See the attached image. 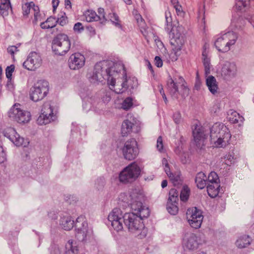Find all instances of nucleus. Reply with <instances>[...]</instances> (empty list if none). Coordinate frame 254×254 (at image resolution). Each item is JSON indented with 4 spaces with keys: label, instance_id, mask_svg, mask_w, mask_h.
I'll list each match as a JSON object with an SVG mask.
<instances>
[{
    "label": "nucleus",
    "instance_id": "obj_21",
    "mask_svg": "<svg viewBox=\"0 0 254 254\" xmlns=\"http://www.w3.org/2000/svg\"><path fill=\"white\" fill-rule=\"evenodd\" d=\"M192 134L196 146L201 149L204 146V141L206 138L203 128L196 125L192 130Z\"/></svg>",
    "mask_w": 254,
    "mask_h": 254
},
{
    "label": "nucleus",
    "instance_id": "obj_43",
    "mask_svg": "<svg viewBox=\"0 0 254 254\" xmlns=\"http://www.w3.org/2000/svg\"><path fill=\"white\" fill-rule=\"evenodd\" d=\"M11 9L10 1L9 2H1L0 5V14L3 17L8 15V10Z\"/></svg>",
    "mask_w": 254,
    "mask_h": 254
},
{
    "label": "nucleus",
    "instance_id": "obj_40",
    "mask_svg": "<svg viewBox=\"0 0 254 254\" xmlns=\"http://www.w3.org/2000/svg\"><path fill=\"white\" fill-rule=\"evenodd\" d=\"M56 25V18L53 17H50L40 24V26L42 29H49L55 27Z\"/></svg>",
    "mask_w": 254,
    "mask_h": 254
},
{
    "label": "nucleus",
    "instance_id": "obj_22",
    "mask_svg": "<svg viewBox=\"0 0 254 254\" xmlns=\"http://www.w3.org/2000/svg\"><path fill=\"white\" fill-rule=\"evenodd\" d=\"M118 74L114 76H112L110 79H108V84L109 86L110 89L113 90L117 94H121L127 90V87L125 85L123 78L121 79L122 81H118L117 83L116 82L115 77Z\"/></svg>",
    "mask_w": 254,
    "mask_h": 254
},
{
    "label": "nucleus",
    "instance_id": "obj_63",
    "mask_svg": "<svg viewBox=\"0 0 254 254\" xmlns=\"http://www.w3.org/2000/svg\"><path fill=\"white\" fill-rule=\"evenodd\" d=\"M76 198L73 195H68L66 196L65 200L69 203L72 204L76 202Z\"/></svg>",
    "mask_w": 254,
    "mask_h": 254
},
{
    "label": "nucleus",
    "instance_id": "obj_23",
    "mask_svg": "<svg viewBox=\"0 0 254 254\" xmlns=\"http://www.w3.org/2000/svg\"><path fill=\"white\" fill-rule=\"evenodd\" d=\"M165 163V167L164 168L165 171L167 174L168 176L170 179L171 181L172 182L173 184L175 186L179 185L182 183V180L180 178V173H175L173 174L171 173L170 171V168L169 167V165L167 163V160L165 159L163 160V163Z\"/></svg>",
    "mask_w": 254,
    "mask_h": 254
},
{
    "label": "nucleus",
    "instance_id": "obj_57",
    "mask_svg": "<svg viewBox=\"0 0 254 254\" xmlns=\"http://www.w3.org/2000/svg\"><path fill=\"white\" fill-rule=\"evenodd\" d=\"M156 147L160 152H161L163 149V139L161 136H159L157 140Z\"/></svg>",
    "mask_w": 254,
    "mask_h": 254
},
{
    "label": "nucleus",
    "instance_id": "obj_36",
    "mask_svg": "<svg viewBox=\"0 0 254 254\" xmlns=\"http://www.w3.org/2000/svg\"><path fill=\"white\" fill-rule=\"evenodd\" d=\"M89 236V231L87 228H83L81 231H75V237L80 242H85Z\"/></svg>",
    "mask_w": 254,
    "mask_h": 254
},
{
    "label": "nucleus",
    "instance_id": "obj_32",
    "mask_svg": "<svg viewBox=\"0 0 254 254\" xmlns=\"http://www.w3.org/2000/svg\"><path fill=\"white\" fill-rule=\"evenodd\" d=\"M220 185L219 183L208 184L207 185V191L208 195L212 198L218 195L220 191Z\"/></svg>",
    "mask_w": 254,
    "mask_h": 254
},
{
    "label": "nucleus",
    "instance_id": "obj_30",
    "mask_svg": "<svg viewBox=\"0 0 254 254\" xmlns=\"http://www.w3.org/2000/svg\"><path fill=\"white\" fill-rule=\"evenodd\" d=\"M195 182L198 188L202 189L207 185V177L203 172H199L197 174Z\"/></svg>",
    "mask_w": 254,
    "mask_h": 254
},
{
    "label": "nucleus",
    "instance_id": "obj_6",
    "mask_svg": "<svg viewBox=\"0 0 254 254\" xmlns=\"http://www.w3.org/2000/svg\"><path fill=\"white\" fill-rule=\"evenodd\" d=\"M71 43L68 36L59 34L55 36L52 41V50L57 55H64L70 49Z\"/></svg>",
    "mask_w": 254,
    "mask_h": 254
},
{
    "label": "nucleus",
    "instance_id": "obj_29",
    "mask_svg": "<svg viewBox=\"0 0 254 254\" xmlns=\"http://www.w3.org/2000/svg\"><path fill=\"white\" fill-rule=\"evenodd\" d=\"M222 36L223 39L227 41V44L230 47L235 44L238 38L237 33L233 31H228L223 34Z\"/></svg>",
    "mask_w": 254,
    "mask_h": 254
},
{
    "label": "nucleus",
    "instance_id": "obj_51",
    "mask_svg": "<svg viewBox=\"0 0 254 254\" xmlns=\"http://www.w3.org/2000/svg\"><path fill=\"white\" fill-rule=\"evenodd\" d=\"M56 23H58L61 26L65 25L67 22V17L64 12H61L58 19H56Z\"/></svg>",
    "mask_w": 254,
    "mask_h": 254
},
{
    "label": "nucleus",
    "instance_id": "obj_16",
    "mask_svg": "<svg viewBox=\"0 0 254 254\" xmlns=\"http://www.w3.org/2000/svg\"><path fill=\"white\" fill-rule=\"evenodd\" d=\"M138 131V125L135 119L132 116H128L127 118L122 123L121 128L122 135L126 136L131 132H137Z\"/></svg>",
    "mask_w": 254,
    "mask_h": 254
},
{
    "label": "nucleus",
    "instance_id": "obj_28",
    "mask_svg": "<svg viewBox=\"0 0 254 254\" xmlns=\"http://www.w3.org/2000/svg\"><path fill=\"white\" fill-rule=\"evenodd\" d=\"M228 119L230 122L233 124H241L243 123L244 121L243 117L241 116L236 111L230 110L228 113Z\"/></svg>",
    "mask_w": 254,
    "mask_h": 254
},
{
    "label": "nucleus",
    "instance_id": "obj_41",
    "mask_svg": "<svg viewBox=\"0 0 254 254\" xmlns=\"http://www.w3.org/2000/svg\"><path fill=\"white\" fill-rule=\"evenodd\" d=\"M171 3L175 9L176 12L178 16L184 17L185 15V11L183 10L182 5L180 4L178 0H171Z\"/></svg>",
    "mask_w": 254,
    "mask_h": 254
},
{
    "label": "nucleus",
    "instance_id": "obj_11",
    "mask_svg": "<svg viewBox=\"0 0 254 254\" xmlns=\"http://www.w3.org/2000/svg\"><path fill=\"white\" fill-rule=\"evenodd\" d=\"M56 112L49 102L45 103L42 106L41 113L38 117L37 122L40 125H46L57 119Z\"/></svg>",
    "mask_w": 254,
    "mask_h": 254
},
{
    "label": "nucleus",
    "instance_id": "obj_39",
    "mask_svg": "<svg viewBox=\"0 0 254 254\" xmlns=\"http://www.w3.org/2000/svg\"><path fill=\"white\" fill-rule=\"evenodd\" d=\"M246 24L245 19L242 16L238 17H234L231 22V26L236 29H241L243 28Z\"/></svg>",
    "mask_w": 254,
    "mask_h": 254
},
{
    "label": "nucleus",
    "instance_id": "obj_24",
    "mask_svg": "<svg viewBox=\"0 0 254 254\" xmlns=\"http://www.w3.org/2000/svg\"><path fill=\"white\" fill-rule=\"evenodd\" d=\"M214 45L218 51L222 53L227 52L230 49L229 45L227 44V41L223 39L222 35L216 39Z\"/></svg>",
    "mask_w": 254,
    "mask_h": 254
},
{
    "label": "nucleus",
    "instance_id": "obj_33",
    "mask_svg": "<svg viewBox=\"0 0 254 254\" xmlns=\"http://www.w3.org/2000/svg\"><path fill=\"white\" fill-rule=\"evenodd\" d=\"M75 231H81L83 228H87L88 223L83 216H80L77 218L74 223Z\"/></svg>",
    "mask_w": 254,
    "mask_h": 254
},
{
    "label": "nucleus",
    "instance_id": "obj_49",
    "mask_svg": "<svg viewBox=\"0 0 254 254\" xmlns=\"http://www.w3.org/2000/svg\"><path fill=\"white\" fill-rule=\"evenodd\" d=\"M35 4L33 2L26 3L22 6L23 13L24 15H27L33 7L35 6Z\"/></svg>",
    "mask_w": 254,
    "mask_h": 254
},
{
    "label": "nucleus",
    "instance_id": "obj_9",
    "mask_svg": "<svg viewBox=\"0 0 254 254\" xmlns=\"http://www.w3.org/2000/svg\"><path fill=\"white\" fill-rule=\"evenodd\" d=\"M49 90L48 82L44 80H39L30 88V98L34 102L39 101L47 96Z\"/></svg>",
    "mask_w": 254,
    "mask_h": 254
},
{
    "label": "nucleus",
    "instance_id": "obj_35",
    "mask_svg": "<svg viewBox=\"0 0 254 254\" xmlns=\"http://www.w3.org/2000/svg\"><path fill=\"white\" fill-rule=\"evenodd\" d=\"M251 239L249 236L244 235L240 237L236 241V246L240 249L244 248L250 245Z\"/></svg>",
    "mask_w": 254,
    "mask_h": 254
},
{
    "label": "nucleus",
    "instance_id": "obj_26",
    "mask_svg": "<svg viewBox=\"0 0 254 254\" xmlns=\"http://www.w3.org/2000/svg\"><path fill=\"white\" fill-rule=\"evenodd\" d=\"M78 247L77 243L69 240L65 245V254H78Z\"/></svg>",
    "mask_w": 254,
    "mask_h": 254
},
{
    "label": "nucleus",
    "instance_id": "obj_48",
    "mask_svg": "<svg viewBox=\"0 0 254 254\" xmlns=\"http://www.w3.org/2000/svg\"><path fill=\"white\" fill-rule=\"evenodd\" d=\"M251 0H235V6L237 9L241 10L250 4Z\"/></svg>",
    "mask_w": 254,
    "mask_h": 254
},
{
    "label": "nucleus",
    "instance_id": "obj_12",
    "mask_svg": "<svg viewBox=\"0 0 254 254\" xmlns=\"http://www.w3.org/2000/svg\"><path fill=\"white\" fill-rule=\"evenodd\" d=\"M19 105L15 104L8 112L9 117L19 124H26L31 120V114L29 112L18 107Z\"/></svg>",
    "mask_w": 254,
    "mask_h": 254
},
{
    "label": "nucleus",
    "instance_id": "obj_42",
    "mask_svg": "<svg viewBox=\"0 0 254 254\" xmlns=\"http://www.w3.org/2000/svg\"><path fill=\"white\" fill-rule=\"evenodd\" d=\"M165 19H166V27H165V30L169 33H170L173 30L172 26V18L171 17V13L169 11L165 12Z\"/></svg>",
    "mask_w": 254,
    "mask_h": 254
},
{
    "label": "nucleus",
    "instance_id": "obj_5",
    "mask_svg": "<svg viewBox=\"0 0 254 254\" xmlns=\"http://www.w3.org/2000/svg\"><path fill=\"white\" fill-rule=\"evenodd\" d=\"M125 195L124 193L121 194L120 199H122V201L126 203V206H130L132 211L140 218L141 221L143 218H147L149 216L150 211L148 208L143 205L137 194L133 193L130 194V200L125 199L124 198Z\"/></svg>",
    "mask_w": 254,
    "mask_h": 254
},
{
    "label": "nucleus",
    "instance_id": "obj_62",
    "mask_svg": "<svg viewBox=\"0 0 254 254\" xmlns=\"http://www.w3.org/2000/svg\"><path fill=\"white\" fill-rule=\"evenodd\" d=\"M174 121L176 124H178L181 120V116L179 113H176L173 115Z\"/></svg>",
    "mask_w": 254,
    "mask_h": 254
},
{
    "label": "nucleus",
    "instance_id": "obj_58",
    "mask_svg": "<svg viewBox=\"0 0 254 254\" xmlns=\"http://www.w3.org/2000/svg\"><path fill=\"white\" fill-rule=\"evenodd\" d=\"M73 30L75 32H78L80 33L82 31L84 30V27L82 25V24L80 22H77L75 23L73 27Z\"/></svg>",
    "mask_w": 254,
    "mask_h": 254
},
{
    "label": "nucleus",
    "instance_id": "obj_8",
    "mask_svg": "<svg viewBox=\"0 0 254 254\" xmlns=\"http://www.w3.org/2000/svg\"><path fill=\"white\" fill-rule=\"evenodd\" d=\"M140 172V168L137 164L135 162H132L120 173V181L124 183H131L138 177Z\"/></svg>",
    "mask_w": 254,
    "mask_h": 254
},
{
    "label": "nucleus",
    "instance_id": "obj_20",
    "mask_svg": "<svg viewBox=\"0 0 254 254\" xmlns=\"http://www.w3.org/2000/svg\"><path fill=\"white\" fill-rule=\"evenodd\" d=\"M2 133L15 145L19 146L23 145L24 138L21 137L13 128H6L3 130Z\"/></svg>",
    "mask_w": 254,
    "mask_h": 254
},
{
    "label": "nucleus",
    "instance_id": "obj_3",
    "mask_svg": "<svg viewBox=\"0 0 254 254\" xmlns=\"http://www.w3.org/2000/svg\"><path fill=\"white\" fill-rule=\"evenodd\" d=\"M124 224L129 231L135 234L140 239L146 236L147 229L144 227L140 218L134 212L124 214Z\"/></svg>",
    "mask_w": 254,
    "mask_h": 254
},
{
    "label": "nucleus",
    "instance_id": "obj_25",
    "mask_svg": "<svg viewBox=\"0 0 254 254\" xmlns=\"http://www.w3.org/2000/svg\"><path fill=\"white\" fill-rule=\"evenodd\" d=\"M206 84L209 91L212 94L215 95L217 93L218 86L217 82L213 76L210 75L207 77L206 79Z\"/></svg>",
    "mask_w": 254,
    "mask_h": 254
},
{
    "label": "nucleus",
    "instance_id": "obj_15",
    "mask_svg": "<svg viewBox=\"0 0 254 254\" xmlns=\"http://www.w3.org/2000/svg\"><path fill=\"white\" fill-rule=\"evenodd\" d=\"M186 215L189 224L192 227L197 229L201 226L203 216L200 210L195 207L189 208Z\"/></svg>",
    "mask_w": 254,
    "mask_h": 254
},
{
    "label": "nucleus",
    "instance_id": "obj_1",
    "mask_svg": "<svg viewBox=\"0 0 254 254\" xmlns=\"http://www.w3.org/2000/svg\"><path fill=\"white\" fill-rule=\"evenodd\" d=\"M123 64L113 63L112 61L100 62L97 63L93 72L88 74L89 81L93 84L102 82L105 80L110 79L112 76L118 74L121 70L124 69Z\"/></svg>",
    "mask_w": 254,
    "mask_h": 254
},
{
    "label": "nucleus",
    "instance_id": "obj_54",
    "mask_svg": "<svg viewBox=\"0 0 254 254\" xmlns=\"http://www.w3.org/2000/svg\"><path fill=\"white\" fill-rule=\"evenodd\" d=\"M15 66L13 64H11L10 66H7L5 69L6 77L8 80V82H10L11 79L12 74L14 71Z\"/></svg>",
    "mask_w": 254,
    "mask_h": 254
},
{
    "label": "nucleus",
    "instance_id": "obj_53",
    "mask_svg": "<svg viewBox=\"0 0 254 254\" xmlns=\"http://www.w3.org/2000/svg\"><path fill=\"white\" fill-rule=\"evenodd\" d=\"M132 99L131 97H127L123 101L122 107L123 109L127 110L132 106Z\"/></svg>",
    "mask_w": 254,
    "mask_h": 254
},
{
    "label": "nucleus",
    "instance_id": "obj_7",
    "mask_svg": "<svg viewBox=\"0 0 254 254\" xmlns=\"http://www.w3.org/2000/svg\"><path fill=\"white\" fill-rule=\"evenodd\" d=\"M173 36L171 40V44L173 46V51L171 56L172 61H176L180 55L181 50L185 43L184 29L182 26H178L176 28V32L173 33Z\"/></svg>",
    "mask_w": 254,
    "mask_h": 254
},
{
    "label": "nucleus",
    "instance_id": "obj_56",
    "mask_svg": "<svg viewBox=\"0 0 254 254\" xmlns=\"http://www.w3.org/2000/svg\"><path fill=\"white\" fill-rule=\"evenodd\" d=\"M235 159L234 156L231 154L226 155L225 157V164L228 166H230L235 163Z\"/></svg>",
    "mask_w": 254,
    "mask_h": 254
},
{
    "label": "nucleus",
    "instance_id": "obj_47",
    "mask_svg": "<svg viewBox=\"0 0 254 254\" xmlns=\"http://www.w3.org/2000/svg\"><path fill=\"white\" fill-rule=\"evenodd\" d=\"M219 179L218 175L215 172H211L207 178L208 184L218 183Z\"/></svg>",
    "mask_w": 254,
    "mask_h": 254
},
{
    "label": "nucleus",
    "instance_id": "obj_37",
    "mask_svg": "<svg viewBox=\"0 0 254 254\" xmlns=\"http://www.w3.org/2000/svg\"><path fill=\"white\" fill-rule=\"evenodd\" d=\"M202 56L205 73L206 75H208L210 73L211 65L210 59L207 57V53L205 50L203 51Z\"/></svg>",
    "mask_w": 254,
    "mask_h": 254
},
{
    "label": "nucleus",
    "instance_id": "obj_55",
    "mask_svg": "<svg viewBox=\"0 0 254 254\" xmlns=\"http://www.w3.org/2000/svg\"><path fill=\"white\" fill-rule=\"evenodd\" d=\"M110 19L113 23H115V25L118 27L119 28H122V25L119 22V16L117 15V14L113 13L112 14H111L110 16Z\"/></svg>",
    "mask_w": 254,
    "mask_h": 254
},
{
    "label": "nucleus",
    "instance_id": "obj_59",
    "mask_svg": "<svg viewBox=\"0 0 254 254\" xmlns=\"http://www.w3.org/2000/svg\"><path fill=\"white\" fill-rule=\"evenodd\" d=\"M155 64L158 67H161L163 65V62L159 56H156L154 59Z\"/></svg>",
    "mask_w": 254,
    "mask_h": 254
},
{
    "label": "nucleus",
    "instance_id": "obj_34",
    "mask_svg": "<svg viewBox=\"0 0 254 254\" xmlns=\"http://www.w3.org/2000/svg\"><path fill=\"white\" fill-rule=\"evenodd\" d=\"M123 79L125 83H126V86L127 87V90L128 88H134L137 86V80L134 77H127L126 73H125V71H124V76Z\"/></svg>",
    "mask_w": 254,
    "mask_h": 254
},
{
    "label": "nucleus",
    "instance_id": "obj_13",
    "mask_svg": "<svg viewBox=\"0 0 254 254\" xmlns=\"http://www.w3.org/2000/svg\"><path fill=\"white\" fill-rule=\"evenodd\" d=\"M108 219L115 231L119 232L123 230L124 214H123V212L120 208H114L109 213Z\"/></svg>",
    "mask_w": 254,
    "mask_h": 254
},
{
    "label": "nucleus",
    "instance_id": "obj_2",
    "mask_svg": "<svg viewBox=\"0 0 254 254\" xmlns=\"http://www.w3.org/2000/svg\"><path fill=\"white\" fill-rule=\"evenodd\" d=\"M210 137L216 147H223L229 144L231 135L223 124H215L210 129Z\"/></svg>",
    "mask_w": 254,
    "mask_h": 254
},
{
    "label": "nucleus",
    "instance_id": "obj_64",
    "mask_svg": "<svg viewBox=\"0 0 254 254\" xmlns=\"http://www.w3.org/2000/svg\"><path fill=\"white\" fill-rule=\"evenodd\" d=\"M246 19L249 21V22L253 25L254 28V14L252 15L248 16Z\"/></svg>",
    "mask_w": 254,
    "mask_h": 254
},
{
    "label": "nucleus",
    "instance_id": "obj_52",
    "mask_svg": "<svg viewBox=\"0 0 254 254\" xmlns=\"http://www.w3.org/2000/svg\"><path fill=\"white\" fill-rule=\"evenodd\" d=\"M175 152L176 154L178 155L183 164H186L187 162L186 154L183 152L182 149L180 147H177L175 149Z\"/></svg>",
    "mask_w": 254,
    "mask_h": 254
},
{
    "label": "nucleus",
    "instance_id": "obj_14",
    "mask_svg": "<svg viewBox=\"0 0 254 254\" xmlns=\"http://www.w3.org/2000/svg\"><path fill=\"white\" fill-rule=\"evenodd\" d=\"M205 243L203 236H196L193 233L185 234L183 241V246L190 250H193L198 248L199 245Z\"/></svg>",
    "mask_w": 254,
    "mask_h": 254
},
{
    "label": "nucleus",
    "instance_id": "obj_50",
    "mask_svg": "<svg viewBox=\"0 0 254 254\" xmlns=\"http://www.w3.org/2000/svg\"><path fill=\"white\" fill-rule=\"evenodd\" d=\"M34 11V19L33 23L34 24H36L39 20H41V14H40L39 8L38 6H35L33 7Z\"/></svg>",
    "mask_w": 254,
    "mask_h": 254
},
{
    "label": "nucleus",
    "instance_id": "obj_19",
    "mask_svg": "<svg viewBox=\"0 0 254 254\" xmlns=\"http://www.w3.org/2000/svg\"><path fill=\"white\" fill-rule=\"evenodd\" d=\"M84 56L79 53L72 54L68 59V65L71 69L76 70L81 68L85 64Z\"/></svg>",
    "mask_w": 254,
    "mask_h": 254
},
{
    "label": "nucleus",
    "instance_id": "obj_45",
    "mask_svg": "<svg viewBox=\"0 0 254 254\" xmlns=\"http://www.w3.org/2000/svg\"><path fill=\"white\" fill-rule=\"evenodd\" d=\"M179 192L175 189H172L169 192V198L168 201L176 202L179 200Z\"/></svg>",
    "mask_w": 254,
    "mask_h": 254
},
{
    "label": "nucleus",
    "instance_id": "obj_4",
    "mask_svg": "<svg viewBox=\"0 0 254 254\" xmlns=\"http://www.w3.org/2000/svg\"><path fill=\"white\" fill-rule=\"evenodd\" d=\"M186 84V82L182 77L180 76L178 79L170 77L167 81V88L173 99H178L179 95L185 98L189 95L190 91Z\"/></svg>",
    "mask_w": 254,
    "mask_h": 254
},
{
    "label": "nucleus",
    "instance_id": "obj_27",
    "mask_svg": "<svg viewBox=\"0 0 254 254\" xmlns=\"http://www.w3.org/2000/svg\"><path fill=\"white\" fill-rule=\"evenodd\" d=\"M75 222L70 216L62 217L60 220V225L66 231L70 230L74 226Z\"/></svg>",
    "mask_w": 254,
    "mask_h": 254
},
{
    "label": "nucleus",
    "instance_id": "obj_38",
    "mask_svg": "<svg viewBox=\"0 0 254 254\" xmlns=\"http://www.w3.org/2000/svg\"><path fill=\"white\" fill-rule=\"evenodd\" d=\"M86 21L90 22L99 20V17L97 16L96 13L92 10H87L84 13Z\"/></svg>",
    "mask_w": 254,
    "mask_h": 254
},
{
    "label": "nucleus",
    "instance_id": "obj_60",
    "mask_svg": "<svg viewBox=\"0 0 254 254\" xmlns=\"http://www.w3.org/2000/svg\"><path fill=\"white\" fill-rule=\"evenodd\" d=\"M7 51L8 53L13 56L15 52L18 51L17 47L15 46H9L7 49Z\"/></svg>",
    "mask_w": 254,
    "mask_h": 254
},
{
    "label": "nucleus",
    "instance_id": "obj_61",
    "mask_svg": "<svg viewBox=\"0 0 254 254\" xmlns=\"http://www.w3.org/2000/svg\"><path fill=\"white\" fill-rule=\"evenodd\" d=\"M99 15H97V16H99V20H106L105 16L104 14V9L103 8H98V10Z\"/></svg>",
    "mask_w": 254,
    "mask_h": 254
},
{
    "label": "nucleus",
    "instance_id": "obj_10",
    "mask_svg": "<svg viewBox=\"0 0 254 254\" xmlns=\"http://www.w3.org/2000/svg\"><path fill=\"white\" fill-rule=\"evenodd\" d=\"M123 155L126 160L131 161L137 156L139 149L137 142L134 138H130L127 140L122 148Z\"/></svg>",
    "mask_w": 254,
    "mask_h": 254
},
{
    "label": "nucleus",
    "instance_id": "obj_44",
    "mask_svg": "<svg viewBox=\"0 0 254 254\" xmlns=\"http://www.w3.org/2000/svg\"><path fill=\"white\" fill-rule=\"evenodd\" d=\"M167 209L168 212L171 215H176L178 212V202H173L168 201L167 204Z\"/></svg>",
    "mask_w": 254,
    "mask_h": 254
},
{
    "label": "nucleus",
    "instance_id": "obj_17",
    "mask_svg": "<svg viewBox=\"0 0 254 254\" xmlns=\"http://www.w3.org/2000/svg\"><path fill=\"white\" fill-rule=\"evenodd\" d=\"M42 63L41 56L36 52H31L23 63V66L29 70H35L39 67Z\"/></svg>",
    "mask_w": 254,
    "mask_h": 254
},
{
    "label": "nucleus",
    "instance_id": "obj_31",
    "mask_svg": "<svg viewBox=\"0 0 254 254\" xmlns=\"http://www.w3.org/2000/svg\"><path fill=\"white\" fill-rule=\"evenodd\" d=\"M134 17L137 21L141 32L144 36H146L148 34V27L146 24L144 19L142 18L141 15L138 13H136L135 14Z\"/></svg>",
    "mask_w": 254,
    "mask_h": 254
},
{
    "label": "nucleus",
    "instance_id": "obj_46",
    "mask_svg": "<svg viewBox=\"0 0 254 254\" xmlns=\"http://www.w3.org/2000/svg\"><path fill=\"white\" fill-rule=\"evenodd\" d=\"M190 189L187 186L183 187L180 192V199L183 201H186L190 195Z\"/></svg>",
    "mask_w": 254,
    "mask_h": 254
},
{
    "label": "nucleus",
    "instance_id": "obj_18",
    "mask_svg": "<svg viewBox=\"0 0 254 254\" xmlns=\"http://www.w3.org/2000/svg\"><path fill=\"white\" fill-rule=\"evenodd\" d=\"M237 71V66L235 64L226 62L222 67L221 74L224 79L229 80L236 76Z\"/></svg>",
    "mask_w": 254,
    "mask_h": 254
}]
</instances>
